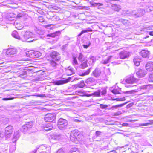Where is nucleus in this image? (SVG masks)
I'll list each match as a JSON object with an SVG mask.
<instances>
[{
	"instance_id": "nucleus-27",
	"label": "nucleus",
	"mask_w": 153,
	"mask_h": 153,
	"mask_svg": "<svg viewBox=\"0 0 153 153\" xmlns=\"http://www.w3.org/2000/svg\"><path fill=\"white\" fill-rule=\"evenodd\" d=\"M40 148L43 149H46V151H47L49 153L50 152L51 147L49 146H47L45 144L42 145L40 146Z\"/></svg>"
},
{
	"instance_id": "nucleus-45",
	"label": "nucleus",
	"mask_w": 153,
	"mask_h": 153,
	"mask_svg": "<svg viewBox=\"0 0 153 153\" xmlns=\"http://www.w3.org/2000/svg\"><path fill=\"white\" fill-rule=\"evenodd\" d=\"M101 94L104 95L106 93V90L105 88H102L101 90Z\"/></svg>"
},
{
	"instance_id": "nucleus-61",
	"label": "nucleus",
	"mask_w": 153,
	"mask_h": 153,
	"mask_svg": "<svg viewBox=\"0 0 153 153\" xmlns=\"http://www.w3.org/2000/svg\"><path fill=\"white\" fill-rule=\"evenodd\" d=\"M122 125L123 126H125V127L129 126V124L127 123H123L122 124Z\"/></svg>"
},
{
	"instance_id": "nucleus-39",
	"label": "nucleus",
	"mask_w": 153,
	"mask_h": 153,
	"mask_svg": "<svg viewBox=\"0 0 153 153\" xmlns=\"http://www.w3.org/2000/svg\"><path fill=\"white\" fill-rule=\"evenodd\" d=\"M50 127H53V124L51 123L44 124L43 126L44 128H50Z\"/></svg>"
},
{
	"instance_id": "nucleus-19",
	"label": "nucleus",
	"mask_w": 153,
	"mask_h": 153,
	"mask_svg": "<svg viewBox=\"0 0 153 153\" xmlns=\"http://www.w3.org/2000/svg\"><path fill=\"white\" fill-rule=\"evenodd\" d=\"M89 58L90 59V60L88 62L89 65H93L96 61V57L94 56H91L89 57Z\"/></svg>"
},
{
	"instance_id": "nucleus-23",
	"label": "nucleus",
	"mask_w": 153,
	"mask_h": 153,
	"mask_svg": "<svg viewBox=\"0 0 153 153\" xmlns=\"http://www.w3.org/2000/svg\"><path fill=\"white\" fill-rule=\"evenodd\" d=\"M133 60L134 65H135L137 66L139 65L141 62V59L139 58L138 57H136L134 58Z\"/></svg>"
},
{
	"instance_id": "nucleus-47",
	"label": "nucleus",
	"mask_w": 153,
	"mask_h": 153,
	"mask_svg": "<svg viewBox=\"0 0 153 153\" xmlns=\"http://www.w3.org/2000/svg\"><path fill=\"white\" fill-rule=\"evenodd\" d=\"M100 107L101 108L104 109H106V108L108 107V105H104L103 104H101L100 105Z\"/></svg>"
},
{
	"instance_id": "nucleus-3",
	"label": "nucleus",
	"mask_w": 153,
	"mask_h": 153,
	"mask_svg": "<svg viewBox=\"0 0 153 153\" xmlns=\"http://www.w3.org/2000/svg\"><path fill=\"white\" fill-rule=\"evenodd\" d=\"M68 125V121L65 119L60 118L58 120V127L61 130H64L66 129Z\"/></svg>"
},
{
	"instance_id": "nucleus-8",
	"label": "nucleus",
	"mask_w": 153,
	"mask_h": 153,
	"mask_svg": "<svg viewBox=\"0 0 153 153\" xmlns=\"http://www.w3.org/2000/svg\"><path fill=\"white\" fill-rule=\"evenodd\" d=\"M50 55L51 58L54 59L55 61H58L60 58L59 54L56 51H52L51 52Z\"/></svg>"
},
{
	"instance_id": "nucleus-37",
	"label": "nucleus",
	"mask_w": 153,
	"mask_h": 153,
	"mask_svg": "<svg viewBox=\"0 0 153 153\" xmlns=\"http://www.w3.org/2000/svg\"><path fill=\"white\" fill-rule=\"evenodd\" d=\"M150 122L149 123H140L139 124V126H148V125L151 124H153V120H151L150 121Z\"/></svg>"
},
{
	"instance_id": "nucleus-22",
	"label": "nucleus",
	"mask_w": 153,
	"mask_h": 153,
	"mask_svg": "<svg viewBox=\"0 0 153 153\" xmlns=\"http://www.w3.org/2000/svg\"><path fill=\"white\" fill-rule=\"evenodd\" d=\"M92 30L90 28H86V29L84 30L81 31V32L79 34L78 36H80L84 33L88 32H92Z\"/></svg>"
},
{
	"instance_id": "nucleus-58",
	"label": "nucleus",
	"mask_w": 153,
	"mask_h": 153,
	"mask_svg": "<svg viewBox=\"0 0 153 153\" xmlns=\"http://www.w3.org/2000/svg\"><path fill=\"white\" fill-rule=\"evenodd\" d=\"M56 153H65L63 150L62 149H59L56 152Z\"/></svg>"
},
{
	"instance_id": "nucleus-54",
	"label": "nucleus",
	"mask_w": 153,
	"mask_h": 153,
	"mask_svg": "<svg viewBox=\"0 0 153 153\" xmlns=\"http://www.w3.org/2000/svg\"><path fill=\"white\" fill-rule=\"evenodd\" d=\"M78 150V149L76 148H74V149H72L70 151V153H71V152H73L74 153H76V152H76V151Z\"/></svg>"
},
{
	"instance_id": "nucleus-63",
	"label": "nucleus",
	"mask_w": 153,
	"mask_h": 153,
	"mask_svg": "<svg viewBox=\"0 0 153 153\" xmlns=\"http://www.w3.org/2000/svg\"><path fill=\"white\" fill-rule=\"evenodd\" d=\"M4 136V133L2 132L0 133V139L1 138H2Z\"/></svg>"
},
{
	"instance_id": "nucleus-28",
	"label": "nucleus",
	"mask_w": 153,
	"mask_h": 153,
	"mask_svg": "<svg viewBox=\"0 0 153 153\" xmlns=\"http://www.w3.org/2000/svg\"><path fill=\"white\" fill-rule=\"evenodd\" d=\"M112 56H110L105 60H102L101 61V63L103 64H106L110 62V60L112 57Z\"/></svg>"
},
{
	"instance_id": "nucleus-33",
	"label": "nucleus",
	"mask_w": 153,
	"mask_h": 153,
	"mask_svg": "<svg viewBox=\"0 0 153 153\" xmlns=\"http://www.w3.org/2000/svg\"><path fill=\"white\" fill-rule=\"evenodd\" d=\"M75 85L76 86V87L81 88L84 87L85 85V84L84 83V82L82 81L79 83H78Z\"/></svg>"
},
{
	"instance_id": "nucleus-55",
	"label": "nucleus",
	"mask_w": 153,
	"mask_h": 153,
	"mask_svg": "<svg viewBox=\"0 0 153 153\" xmlns=\"http://www.w3.org/2000/svg\"><path fill=\"white\" fill-rule=\"evenodd\" d=\"M111 92L114 94H120L118 91L115 89L112 90L111 91Z\"/></svg>"
},
{
	"instance_id": "nucleus-26",
	"label": "nucleus",
	"mask_w": 153,
	"mask_h": 153,
	"mask_svg": "<svg viewBox=\"0 0 153 153\" xmlns=\"http://www.w3.org/2000/svg\"><path fill=\"white\" fill-rule=\"evenodd\" d=\"M127 102L123 103V104H121L119 105H114L112 106L111 108H109L108 109V110H110L111 109H114V108L116 109L118 108L121 107L123 106L125 104H126Z\"/></svg>"
},
{
	"instance_id": "nucleus-11",
	"label": "nucleus",
	"mask_w": 153,
	"mask_h": 153,
	"mask_svg": "<svg viewBox=\"0 0 153 153\" xmlns=\"http://www.w3.org/2000/svg\"><path fill=\"white\" fill-rule=\"evenodd\" d=\"M146 74V72L143 69H140L136 72V74L139 78L143 77Z\"/></svg>"
},
{
	"instance_id": "nucleus-16",
	"label": "nucleus",
	"mask_w": 153,
	"mask_h": 153,
	"mask_svg": "<svg viewBox=\"0 0 153 153\" xmlns=\"http://www.w3.org/2000/svg\"><path fill=\"white\" fill-rule=\"evenodd\" d=\"M20 136V131L19 130L16 131L15 132L12 140L13 142H16L19 138Z\"/></svg>"
},
{
	"instance_id": "nucleus-64",
	"label": "nucleus",
	"mask_w": 153,
	"mask_h": 153,
	"mask_svg": "<svg viewBox=\"0 0 153 153\" xmlns=\"http://www.w3.org/2000/svg\"><path fill=\"white\" fill-rule=\"evenodd\" d=\"M107 153H117V152L113 150L111 151H110Z\"/></svg>"
},
{
	"instance_id": "nucleus-51",
	"label": "nucleus",
	"mask_w": 153,
	"mask_h": 153,
	"mask_svg": "<svg viewBox=\"0 0 153 153\" xmlns=\"http://www.w3.org/2000/svg\"><path fill=\"white\" fill-rule=\"evenodd\" d=\"M113 116H118L122 114V112L121 111H119L117 112L114 113H113Z\"/></svg>"
},
{
	"instance_id": "nucleus-20",
	"label": "nucleus",
	"mask_w": 153,
	"mask_h": 153,
	"mask_svg": "<svg viewBox=\"0 0 153 153\" xmlns=\"http://www.w3.org/2000/svg\"><path fill=\"white\" fill-rule=\"evenodd\" d=\"M12 35L13 37L19 40H21V35L19 36L17 31L15 30L13 31L12 34Z\"/></svg>"
},
{
	"instance_id": "nucleus-10",
	"label": "nucleus",
	"mask_w": 153,
	"mask_h": 153,
	"mask_svg": "<svg viewBox=\"0 0 153 153\" xmlns=\"http://www.w3.org/2000/svg\"><path fill=\"white\" fill-rule=\"evenodd\" d=\"M30 53L29 56L32 58H37L41 55V53L38 51L31 52Z\"/></svg>"
},
{
	"instance_id": "nucleus-36",
	"label": "nucleus",
	"mask_w": 153,
	"mask_h": 153,
	"mask_svg": "<svg viewBox=\"0 0 153 153\" xmlns=\"http://www.w3.org/2000/svg\"><path fill=\"white\" fill-rule=\"evenodd\" d=\"M50 65L52 67H55L57 66V65H58L57 63L55 62V61L54 60H50Z\"/></svg>"
},
{
	"instance_id": "nucleus-25",
	"label": "nucleus",
	"mask_w": 153,
	"mask_h": 153,
	"mask_svg": "<svg viewBox=\"0 0 153 153\" xmlns=\"http://www.w3.org/2000/svg\"><path fill=\"white\" fill-rule=\"evenodd\" d=\"M82 63L80 65V68L82 69H84L87 67L88 66L87 65V60L84 62H81Z\"/></svg>"
},
{
	"instance_id": "nucleus-29",
	"label": "nucleus",
	"mask_w": 153,
	"mask_h": 153,
	"mask_svg": "<svg viewBox=\"0 0 153 153\" xmlns=\"http://www.w3.org/2000/svg\"><path fill=\"white\" fill-rule=\"evenodd\" d=\"M78 59V60L81 62L85 60V58L82 53H80L79 55Z\"/></svg>"
},
{
	"instance_id": "nucleus-2",
	"label": "nucleus",
	"mask_w": 153,
	"mask_h": 153,
	"mask_svg": "<svg viewBox=\"0 0 153 153\" xmlns=\"http://www.w3.org/2000/svg\"><path fill=\"white\" fill-rule=\"evenodd\" d=\"M137 81V79L134 78L132 76L130 75L128 76L125 80V82L127 83L131 84V85L133 84H135V85H126L125 86L127 87H136L137 86V84L136 83Z\"/></svg>"
},
{
	"instance_id": "nucleus-42",
	"label": "nucleus",
	"mask_w": 153,
	"mask_h": 153,
	"mask_svg": "<svg viewBox=\"0 0 153 153\" xmlns=\"http://www.w3.org/2000/svg\"><path fill=\"white\" fill-rule=\"evenodd\" d=\"M148 80L150 82H153V73L149 75Z\"/></svg>"
},
{
	"instance_id": "nucleus-35",
	"label": "nucleus",
	"mask_w": 153,
	"mask_h": 153,
	"mask_svg": "<svg viewBox=\"0 0 153 153\" xmlns=\"http://www.w3.org/2000/svg\"><path fill=\"white\" fill-rule=\"evenodd\" d=\"M101 90H98L97 91L94 92L92 94L95 96L100 97L101 93Z\"/></svg>"
},
{
	"instance_id": "nucleus-48",
	"label": "nucleus",
	"mask_w": 153,
	"mask_h": 153,
	"mask_svg": "<svg viewBox=\"0 0 153 153\" xmlns=\"http://www.w3.org/2000/svg\"><path fill=\"white\" fill-rule=\"evenodd\" d=\"M9 121V119L8 118H5L3 120V122L5 124L8 123Z\"/></svg>"
},
{
	"instance_id": "nucleus-53",
	"label": "nucleus",
	"mask_w": 153,
	"mask_h": 153,
	"mask_svg": "<svg viewBox=\"0 0 153 153\" xmlns=\"http://www.w3.org/2000/svg\"><path fill=\"white\" fill-rule=\"evenodd\" d=\"M145 10V12H150L152 11L153 10L151 9L149 6H148V8L146 9Z\"/></svg>"
},
{
	"instance_id": "nucleus-46",
	"label": "nucleus",
	"mask_w": 153,
	"mask_h": 153,
	"mask_svg": "<svg viewBox=\"0 0 153 153\" xmlns=\"http://www.w3.org/2000/svg\"><path fill=\"white\" fill-rule=\"evenodd\" d=\"M91 45V42H89V43L88 44V45H86V44H83L82 45V46L84 48L87 49Z\"/></svg>"
},
{
	"instance_id": "nucleus-62",
	"label": "nucleus",
	"mask_w": 153,
	"mask_h": 153,
	"mask_svg": "<svg viewBox=\"0 0 153 153\" xmlns=\"http://www.w3.org/2000/svg\"><path fill=\"white\" fill-rule=\"evenodd\" d=\"M23 16V13H20L17 15V17L18 18H20L22 17Z\"/></svg>"
},
{
	"instance_id": "nucleus-15",
	"label": "nucleus",
	"mask_w": 153,
	"mask_h": 153,
	"mask_svg": "<svg viewBox=\"0 0 153 153\" xmlns=\"http://www.w3.org/2000/svg\"><path fill=\"white\" fill-rule=\"evenodd\" d=\"M61 138L60 134H56L51 135L50 138V141L53 140H59Z\"/></svg>"
},
{
	"instance_id": "nucleus-60",
	"label": "nucleus",
	"mask_w": 153,
	"mask_h": 153,
	"mask_svg": "<svg viewBox=\"0 0 153 153\" xmlns=\"http://www.w3.org/2000/svg\"><path fill=\"white\" fill-rule=\"evenodd\" d=\"M102 150H108V145L106 146H104L102 148Z\"/></svg>"
},
{
	"instance_id": "nucleus-7",
	"label": "nucleus",
	"mask_w": 153,
	"mask_h": 153,
	"mask_svg": "<svg viewBox=\"0 0 153 153\" xmlns=\"http://www.w3.org/2000/svg\"><path fill=\"white\" fill-rule=\"evenodd\" d=\"M56 118L54 114H46L45 117V120L46 122H51L54 121Z\"/></svg>"
},
{
	"instance_id": "nucleus-34",
	"label": "nucleus",
	"mask_w": 153,
	"mask_h": 153,
	"mask_svg": "<svg viewBox=\"0 0 153 153\" xmlns=\"http://www.w3.org/2000/svg\"><path fill=\"white\" fill-rule=\"evenodd\" d=\"M112 9L115 11H118L121 9V8L120 6L114 4L112 6Z\"/></svg>"
},
{
	"instance_id": "nucleus-4",
	"label": "nucleus",
	"mask_w": 153,
	"mask_h": 153,
	"mask_svg": "<svg viewBox=\"0 0 153 153\" xmlns=\"http://www.w3.org/2000/svg\"><path fill=\"white\" fill-rule=\"evenodd\" d=\"M145 13V10L142 9H139L137 10H133L131 11L129 14L135 18L140 17L143 16Z\"/></svg>"
},
{
	"instance_id": "nucleus-59",
	"label": "nucleus",
	"mask_w": 153,
	"mask_h": 153,
	"mask_svg": "<svg viewBox=\"0 0 153 153\" xmlns=\"http://www.w3.org/2000/svg\"><path fill=\"white\" fill-rule=\"evenodd\" d=\"M53 25L52 24H50V25H45L44 27L47 29H51V26H52Z\"/></svg>"
},
{
	"instance_id": "nucleus-49",
	"label": "nucleus",
	"mask_w": 153,
	"mask_h": 153,
	"mask_svg": "<svg viewBox=\"0 0 153 153\" xmlns=\"http://www.w3.org/2000/svg\"><path fill=\"white\" fill-rule=\"evenodd\" d=\"M149 87V86L148 85H144L141 86L140 88L142 89H147Z\"/></svg>"
},
{
	"instance_id": "nucleus-14",
	"label": "nucleus",
	"mask_w": 153,
	"mask_h": 153,
	"mask_svg": "<svg viewBox=\"0 0 153 153\" xmlns=\"http://www.w3.org/2000/svg\"><path fill=\"white\" fill-rule=\"evenodd\" d=\"M60 34V33L59 31H56L53 33L47 34V37L51 38H54L56 37V38L58 39Z\"/></svg>"
},
{
	"instance_id": "nucleus-12",
	"label": "nucleus",
	"mask_w": 153,
	"mask_h": 153,
	"mask_svg": "<svg viewBox=\"0 0 153 153\" xmlns=\"http://www.w3.org/2000/svg\"><path fill=\"white\" fill-rule=\"evenodd\" d=\"M146 68L149 71H153V62H149L146 65Z\"/></svg>"
},
{
	"instance_id": "nucleus-5",
	"label": "nucleus",
	"mask_w": 153,
	"mask_h": 153,
	"mask_svg": "<svg viewBox=\"0 0 153 153\" xmlns=\"http://www.w3.org/2000/svg\"><path fill=\"white\" fill-rule=\"evenodd\" d=\"M80 134L79 132L77 130H74L71 131L70 134V139L71 141L74 142V143H77L78 142L79 140V137H73L72 136H75L77 137H78Z\"/></svg>"
},
{
	"instance_id": "nucleus-13",
	"label": "nucleus",
	"mask_w": 153,
	"mask_h": 153,
	"mask_svg": "<svg viewBox=\"0 0 153 153\" xmlns=\"http://www.w3.org/2000/svg\"><path fill=\"white\" fill-rule=\"evenodd\" d=\"M140 54L143 58H148L149 57L150 53L148 50H143L140 52Z\"/></svg>"
},
{
	"instance_id": "nucleus-18",
	"label": "nucleus",
	"mask_w": 153,
	"mask_h": 153,
	"mask_svg": "<svg viewBox=\"0 0 153 153\" xmlns=\"http://www.w3.org/2000/svg\"><path fill=\"white\" fill-rule=\"evenodd\" d=\"M119 56L120 59H124L129 56V54L126 51H122L120 53Z\"/></svg>"
},
{
	"instance_id": "nucleus-41",
	"label": "nucleus",
	"mask_w": 153,
	"mask_h": 153,
	"mask_svg": "<svg viewBox=\"0 0 153 153\" xmlns=\"http://www.w3.org/2000/svg\"><path fill=\"white\" fill-rule=\"evenodd\" d=\"M120 22L123 23L126 25L128 22V20L123 19H119Z\"/></svg>"
},
{
	"instance_id": "nucleus-56",
	"label": "nucleus",
	"mask_w": 153,
	"mask_h": 153,
	"mask_svg": "<svg viewBox=\"0 0 153 153\" xmlns=\"http://www.w3.org/2000/svg\"><path fill=\"white\" fill-rule=\"evenodd\" d=\"M68 45V44H66L65 45L62 46V49L63 50V51L65 50L67 47V46Z\"/></svg>"
},
{
	"instance_id": "nucleus-43",
	"label": "nucleus",
	"mask_w": 153,
	"mask_h": 153,
	"mask_svg": "<svg viewBox=\"0 0 153 153\" xmlns=\"http://www.w3.org/2000/svg\"><path fill=\"white\" fill-rule=\"evenodd\" d=\"M12 134V132H6L5 134L6 138V139L9 138L11 137Z\"/></svg>"
},
{
	"instance_id": "nucleus-6",
	"label": "nucleus",
	"mask_w": 153,
	"mask_h": 153,
	"mask_svg": "<svg viewBox=\"0 0 153 153\" xmlns=\"http://www.w3.org/2000/svg\"><path fill=\"white\" fill-rule=\"evenodd\" d=\"M17 53L16 49L15 48H11L7 50L6 55L7 57H13Z\"/></svg>"
},
{
	"instance_id": "nucleus-38",
	"label": "nucleus",
	"mask_w": 153,
	"mask_h": 153,
	"mask_svg": "<svg viewBox=\"0 0 153 153\" xmlns=\"http://www.w3.org/2000/svg\"><path fill=\"white\" fill-rule=\"evenodd\" d=\"M28 129V128L27 127V126L24 124L22 126L21 128V131L22 132H25Z\"/></svg>"
},
{
	"instance_id": "nucleus-52",
	"label": "nucleus",
	"mask_w": 153,
	"mask_h": 153,
	"mask_svg": "<svg viewBox=\"0 0 153 153\" xmlns=\"http://www.w3.org/2000/svg\"><path fill=\"white\" fill-rule=\"evenodd\" d=\"M44 129L45 131H48L49 130H51L52 129H53L54 128L53 127H50V128H43Z\"/></svg>"
},
{
	"instance_id": "nucleus-40",
	"label": "nucleus",
	"mask_w": 153,
	"mask_h": 153,
	"mask_svg": "<svg viewBox=\"0 0 153 153\" xmlns=\"http://www.w3.org/2000/svg\"><path fill=\"white\" fill-rule=\"evenodd\" d=\"M73 61L72 64L73 65L75 66L78 65V62L77 61L76 58V57H73Z\"/></svg>"
},
{
	"instance_id": "nucleus-9",
	"label": "nucleus",
	"mask_w": 153,
	"mask_h": 153,
	"mask_svg": "<svg viewBox=\"0 0 153 153\" xmlns=\"http://www.w3.org/2000/svg\"><path fill=\"white\" fill-rule=\"evenodd\" d=\"M71 77H69L68 79L65 80H61L54 81L53 82L54 84L57 85H59L66 83L71 80Z\"/></svg>"
},
{
	"instance_id": "nucleus-31",
	"label": "nucleus",
	"mask_w": 153,
	"mask_h": 153,
	"mask_svg": "<svg viewBox=\"0 0 153 153\" xmlns=\"http://www.w3.org/2000/svg\"><path fill=\"white\" fill-rule=\"evenodd\" d=\"M95 79L93 78H89L87 79L85 82L87 84H91L93 83V82H94Z\"/></svg>"
},
{
	"instance_id": "nucleus-17",
	"label": "nucleus",
	"mask_w": 153,
	"mask_h": 153,
	"mask_svg": "<svg viewBox=\"0 0 153 153\" xmlns=\"http://www.w3.org/2000/svg\"><path fill=\"white\" fill-rule=\"evenodd\" d=\"M101 71L100 69L96 68L95 70L93 71L92 74L96 77H98L100 74Z\"/></svg>"
},
{
	"instance_id": "nucleus-21",
	"label": "nucleus",
	"mask_w": 153,
	"mask_h": 153,
	"mask_svg": "<svg viewBox=\"0 0 153 153\" xmlns=\"http://www.w3.org/2000/svg\"><path fill=\"white\" fill-rule=\"evenodd\" d=\"M91 4L93 6L96 7L98 8H101L103 6V4L100 3H96L94 2H91Z\"/></svg>"
},
{
	"instance_id": "nucleus-50",
	"label": "nucleus",
	"mask_w": 153,
	"mask_h": 153,
	"mask_svg": "<svg viewBox=\"0 0 153 153\" xmlns=\"http://www.w3.org/2000/svg\"><path fill=\"white\" fill-rule=\"evenodd\" d=\"M39 20L40 22H45V19H44L43 17L42 16L39 17Z\"/></svg>"
},
{
	"instance_id": "nucleus-30",
	"label": "nucleus",
	"mask_w": 153,
	"mask_h": 153,
	"mask_svg": "<svg viewBox=\"0 0 153 153\" xmlns=\"http://www.w3.org/2000/svg\"><path fill=\"white\" fill-rule=\"evenodd\" d=\"M91 68H90L89 69H88L87 70L85 71H84L83 72H82V73H81L79 75L83 76H84L86 75H88L90 72L91 71Z\"/></svg>"
},
{
	"instance_id": "nucleus-1",
	"label": "nucleus",
	"mask_w": 153,
	"mask_h": 153,
	"mask_svg": "<svg viewBox=\"0 0 153 153\" xmlns=\"http://www.w3.org/2000/svg\"><path fill=\"white\" fill-rule=\"evenodd\" d=\"M35 36V35L32 32L26 31L21 35V41L31 42L36 40L34 38Z\"/></svg>"
},
{
	"instance_id": "nucleus-44",
	"label": "nucleus",
	"mask_w": 153,
	"mask_h": 153,
	"mask_svg": "<svg viewBox=\"0 0 153 153\" xmlns=\"http://www.w3.org/2000/svg\"><path fill=\"white\" fill-rule=\"evenodd\" d=\"M66 72L67 74L69 75L74 74V71H70L69 70H66Z\"/></svg>"
},
{
	"instance_id": "nucleus-57",
	"label": "nucleus",
	"mask_w": 153,
	"mask_h": 153,
	"mask_svg": "<svg viewBox=\"0 0 153 153\" xmlns=\"http://www.w3.org/2000/svg\"><path fill=\"white\" fill-rule=\"evenodd\" d=\"M101 133V132L100 131H97L95 132V136L96 137H98Z\"/></svg>"
},
{
	"instance_id": "nucleus-32",
	"label": "nucleus",
	"mask_w": 153,
	"mask_h": 153,
	"mask_svg": "<svg viewBox=\"0 0 153 153\" xmlns=\"http://www.w3.org/2000/svg\"><path fill=\"white\" fill-rule=\"evenodd\" d=\"M25 125L27 126V127L29 129L33 126V123L32 121H30L26 123Z\"/></svg>"
},
{
	"instance_id": "nucleus-24",
	"label": "nucleus",
	"mask_w": 153,
	"mask_h": 153,
	"mask_svg": "<svg viewBox=\"0 0 153 153\" xmlns=\"http://www.w3.org/2000/svg\"><path fill=\"white\" fill-rule=\"evenodd\" d=\"M13 126L11 125H9L5 128V132H13Z\"/></svg>"
}]
</instances>
